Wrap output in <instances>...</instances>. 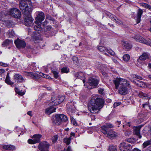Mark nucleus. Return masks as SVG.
Returning <instances> with one entry per match:
<instances>
[{"label": "nucleus", "instance_id": "obj_64", "mask_svg": "<svg viewBox=\"0 0 151 151\" xmlns=\"http://www.w3.org/2000/svg\"><path fill=\"white\" fill-rule=\"evenodd\" d=\"M130 123L129 122H128V124H127V125L129 126H130Z\"/></svg>", "mask_w": 151, "mask_h": 151}, {"label": "nucleus", "instance_id": "obj_24", "mask_svg": "<svg viewBox=\"0 0 151 151\" xmlns=\"http://www.w3.org/2000/svg\"><path fill=\"white\" fill-rule=\"evenodd\" d=\"M10 78L9 75V73H7L6 78L5 81V82L7 84L12 86L14 84V83L11 81L10 79Z\"/></svg>", "mask_w": 151, "mask_h": 151}, {"label": "nucleus", "instance_id": "obj_26", "mask_svg": "<svg viewBox=\"0 0 151 151\" xmlns=\"http://www.w3.org/2000/svg\"><path fill=\"white\" fill-rule=\"evenodd\" d=\"M138 95L139 97L141 98H145L150 99V97L149 96L148 94H146L142 92H139Z\"/></svg>", "mask_w": 151, "mask_h": 151}, {"label": "nucleus", "instance_id": "obj_19", "mask_svg": "<svg viewBox=\"0 0 151 151\" xmlns=\"http://www.w3.org/2000/svg\"><path fill=\"white\" fill-rule=\"evenodd\" d=\"M122 45L124 49H125L126 50H128L130 49L132 47V45L130 44L127 41H123L122 42Z\"/></svg>", "mask_w": 151, "mask_h": 151}, {"label": "nucleus", "instance_id": "obj_31", "mask_svg": "<svg viewBox=\"0 0 151 151\" xmlns=\"http://www.w3.org/2000/svg\"><path fill=\"white\" fill-rule=\"evenodd\" d=\"M75 77L78 78L82 79V78L84 76L82 72H77L74 74Z\"/></svg>", "mask_w": 151, "mask_h": 151}, {"label": "nucleus", "instance_id": "obj_22", "mask_svg": "<svg viewBox=\"0 0 151 151\" xmlns=\"http://www.w3.org/2000/svg\"><path fill=\"white\" fill-rule=\"evenodd\" d=\"M143 13V11L141 9H139L137 13V18L136 19L137 23H139L140 21L141 16Z\"/></svg>", "mask_w": 151, "mask_h": 151}, {"label": "nucleus", "instance_id": "obj_25", "mask_svg": "<svg viewBox=\"0 0 151 151\" xmlns=\"http://www.w3.org/2000/svg\"><path fill=\"white\" fill-rule=\"evenodd\" d=\"M140 129V127H136L134 130V133L140 139L142 137V136L140 135L139 133Z\"/></svg>", "mask_w": 151, "mask_h": 151}, {"label": "nucleus", "instance_id": "obj_29", "mask_svg": "<svg viewBox=\"0 0 151 151\" xmlns=\"http://www.w3.org/2000/svg\"><path fill=\"white\" fill-rule=\"evenodd\" d=\"M133 82L137 85L141 87H144L145 85V84L144 83L140 81H137V82L134 81H133Z\"/></svg>", "mask_w": 151, "mask_h": 151}, {"label": "nucleus", "instance_id": "obj_48", "mask_svg": "<svg viewBox=\"0 0 151 151\" xmlns=\"http://www.w3.org/2000/svg\"><path fill=\"white\" fill-rule=\"evenodd\" d=\"M104 90L103 88H99L98 90V92L100 94H104Z\"/></svg>", "mask_w": 151, "mask_h": 151}, {"label": "nucleus", "instance_id": "obj_21", "mask_svg": "<svg viewBox=\"0 0 151 151\" xmlns=\"http://www.w3.org/2000/svg\"><path fill=\"white\" fill-rule=\"evenodd\" d=\"M56 108L54 107L48 108L46 109L45 113L48 115H50L53 112H55Z\"/></svg>", "mask_w": 151, "mask_h": 151}, {"label": "nucleus", "instance_id": "obj_36", "mask_svg": "<svg viewBox=\"0 0 151 151\" xmlns=\"http://www.w3.org/2000/svg\"><path fill=\"white\" fill-rule=\"evenodd\" d=\"M59 104H60V103L59 101L56 99L51 102L50 104L52 105L56 106Z\"/></svg>", "mask_w": 151, "mask_h": 151}, {"label": "nucleus", "instance_id": "obj_5", "mask_svg": "<svg viewBox=\"0 0 151 151\" xmlns=\"http://www.w3.org/2000/svg\"><path fill=\"white\" fill-rule=\"evenodd\" d=\"M134 39L137 42L146 45L151 47V39L150 38L146 40L140 35H136L134 36Z\"/></svg>", "mask_w": 151, "mask_h": 151}, {"label": "nucleus", "instance_id": "obj_56", "mask_svg": "<svg viewBox=\"0 0 151 151\" xmlns=\"http://www.w3.org/2000/svg\"><path fill=\"white\" fill-rule=\"evenodd\" d=\"M145 6H147V7L150 9H151V6L150 5H147V4H145Z\"/></svg>", "mask_w": 151, "mask_h": 151}, {"label": "nucleus", "instance_id": "obj_9", "mask_svg": "<svg viewBox=\"0 0 151 151\" xmlns=\"http://www.w3.org/2000/svg\"><path fill=\"white\" fill-rule=\"evenodd\" d=\"M42 137V135L39 134L34 135L32 138L33 139H29L28 140L29 143L33 144L40 142V139Z\"/></svg>", "mask_w": 151, "mask_h": 151}, {"label": "nucleus", "instance_id": "obj_61", "mask_svg": "<svg viewBox=\"0 0 151 151\" xmlns=\"http://www.w3.org/2000/svg\"><path fill=\"white\" fill-rule=\"evenodd\" d=\"M148 104V103L145 104H143L142 105V106H143V107L144 108L145 107V106L146 105H147Z\"/></svg>", "mask_w": 151, "mask_h": 151}, {"label": "nucleus", "instance_id": "obj_60", "mask_svg": "<svg viewBox=\"0 0 151 151\" xmlns=\"http://www.w3.org/2000/svg\"><path fill=\"white\" fill-rule=\"evenodd\" d=\"M148 66L151 69V63H149L148 64Z\"/></svg>", "mask_w": 151, "mask_h": 151}, {"label": "nucleus", "instance_id": "obj_54", "mask_svg": "<svg viewBox=\"0 0 151 151\" xmlns=\"http://www.w3.org/2000/svg\"><path fill=\"white\" fill-rule=\"evenodd\" d=\"M5 72V70L3 69H0V73H3Z\"/></svg>", "mask_w": 151, "mask_h": 151}, {"label": "nucleus", "instance_id": "obj_1", "mask_svg": "<svg viewBox=\"0 0 151 151\" xmlns=\"http://www.w3.org/2000/svg\"><path fill=\"white\" fill-rule=\"evenodd\" d=\"M113 82L115 88L118 89V93L122 95L127 94L130 89L131 88L129 81L122 78H116L114 80Z\"/></svg>", "mask_w": 151, "mask_h": 151}, {"label": "nucleus", "instance_id": "obj_8", "mask_svg": "<svg viewBox=\"0 0 151 151\" xmlns=\"http://www.w3.org/2000/svg\"><path fill=\"white\" fill-rule=\"evenodd\" d=\"M55 117L56 123L58 125H60L62 122H66L68 120L67 117L63 114H58Z\"/></svg>", "mask_w": 151, "mask_h": 151}, {"label": "nucleus", "instance_id": "obj_43", "mask_svg": "<svg viewBox=\"0 0 151 151\" xmlns=\"http://www.w3.org/2000/svg\"><path fill=\"white\" fill-rule=\"evenodd\" d=\"M52 73H53V74L54 75V77L56 78H58V77L59 76L58 73V72H57L56 71L52 70Z\"/></svg>", "mask_w": 151, "mask_h": 151}, {"label": "nucleus", "instance_id": "obj_49", "mask_svg": "<svg viewBox=\"0 0 151 151\" xmlns=\"http://www.w3.org/2000/svg\"><path fill=\"white\" fill-rule=\"evenodd\" d=\"M46 18V19H48L49 20H51L52 21L54 20V19L49 15H48L47 16Z\"/></svg>", "mask_w": 151, "mask_h": 151}, {"label": "nucleus", "instance_id": "obj_16", "mask_svg": "<svg viewBox=\"0 0 151 151\" xmlns=\"http://www.w3.org/2000/svg\"><path fill=\"white\" fill-rule=\"evenodd\" d=\"M150 58L149 54L147 52H144L139 57V59L142 61H145L149 59Z\"/></svg>", "mask_w": 151, "mask_h": 151}, {"label": "nucleus", "instance_id": "obj_44", "mask_svg": "<svg viewBox=\"0 0 151 151\" xmlns=\"http://www.w3.org/2000/svg\"><path fill=\"white\" fill-rule=\"evenodd\" d=\"M124 142H127L128 143H133L134 142L133 139L131 138L126 139L124 140Z\"/></svg>", "mask_w": 151, "mask_h": 151}, {"label": "nucleus", "instance_id": "obj_34", "mask_svg": "<svg viewBox=\"0 0 151 151\" xmlns=\"http://www.w3.org/2000/svg\"><path fill=\"white\" fill-rule=\"evenodd\" d=\"M109 151H117L116 147V146L111 145L109 147Z\"/></svg>", "mask_w": 151, "mask_h": 151}, {"label": "nucleus", "instance_id": "obj_47", "mask_svg": "<svg viewBox=\"0 0 151 151\" xmlns=\"http://www.w3.org/2000/svg\"><path fill=\"white\" fill-rule=\"evenodd\" d=\"M15 91L19 94L22 96L24 94V93L20 92V91H18V89L17 88H15Z\"/></svg>", "mask_w": 151, "mask_h": 151}, {"label": "nucleus", "instance_id": "obj_63", "mask_svg": "<svg viewBox=\"0 0 151 151\" xmlns=\"http://www.w3.org/2000/svg\"><path fill=\"white\" fill-rule=\"evenodd\" d=\"M67 3H68L69 4H71V2L69 1H67Z\"/></svg>", "mask_w": 151, "mask_h": 151}, {"label": "nucleus", "instance_id": "obj_17", "mask_svg": "<svg viewBox=\"0 0 151 151\" xmlns=\"http://www.w3.org/2000/svg\"><path fill=\"white\" fill-rule=\"evenodd\" d=\"M107 136L110 139H114L117 136V133L111 130H109L108 132Z\"/></svg>", "mask_w": 151, "mask_h": 151}, {"label": "nucleus", "instance_id": "obj_13", "mask_svg": "<svg viewBox=\"0 0 151 151\" xmlns=\"http://www.w3.org/2000/svg\"><path fill=\"white\" fill-rule=\"evenodd\" d=\"M45 17V14L43 12H39L37 17L36 18V20L35 22V23H40L41 24V22L44 20Z\"/></svg>", "mask_w": 151, "mask_h": 151}, {"label": "nucleus", "instance_id": "obj_18", "mask_svg": "<svg viewBox=\"0 0 151 151\" xmlns=\"http://www.w3.org/2000/svg\"><path fill=\"white\" fill-rule=\"evenodd\" d=\"M45 31L44 32L45 34L47 37H48L50 36H52V35L50 33L52 29L51 27L50 26H47L45 27Z\"/></svg>", "mask_w": 151, "mask_h": 151}, {"label": "nucleus", "instance_id": "obj_30", "mask_svg": "<svg viewBox=\"0 0 151 151\" xmlns=\"http://www.w3.org/2000/svg\"><path fill=\"white\" fill-rule=\"evenodd\" d=\"M12 42L13 41L12 40L7 39L3 42L2 45L3 46H5L8 45L12 43Z\"/></svg>", "mask_w": 151, "mask_h": 151}, {"label": "nucleus", "instance_id": "obj_23", "mask_svg": "<svg viewBox=\"0 0 151 151\" xmlns=\"http://www.w3.org/2000/svg\"><path fill=\"white\" fill-rule=\"evenodd\" d=\"M37 24L35 25L34 27V29L36 31H38V33L42 31L43 29L41 27V25L42 24L40 23H36Z\"/></svg>", "mask_w": 151, "mask_h": 151}, {"label": "nucleus", "instance_id": "obj_11", "mask_svg": "<svg viewBox=\"0 0 151 151\" xmlns=\"http://www.w3.org/2000/svg\"><path fill=\"white\" fill-rule=\"evenodd\" d=\"M113 125L110 123H107L101 127V132L104 134H106L109 130L108 129L113 127Z\"/></svg>", "mask_w": 151, "mask_h": 151}, {"label": "nucleus", "instance_id": "obj_14", "mask_svg": "<svg viewBox=\"0 0 151 151\" xmlns=\"http://www.w3.org/2000/svg\"><path fill=\"white\" fill-rule=\"evenodd\" d=\"M40 74L41 73H40L39 74H37L32 72H26V75L27 76H29L35 81H38L41 78Z\"/></svg>", "mask_w": 151, "mask_h": 151}, {"label": "nucleus", "instance_id": "obj_40", "mask_svg": "<svg viewBox=\"0 0 151 151\" xmlns=\"http://www.w3.org/2000/svg\"><path fill=\"white\" fill-rule=\"evenodd\" d=\"M106 52L113 56L115 54V52L111 49H108L107 48V50H106Z\"/></svg>", "mask_w": 151, "mask_h": 151}, {"label": "nucleus", "instance_id": "obj_38", "mask_svg": "<svg viewBox=\"0 0 151 151\" xmlns=\"http://www.w3.org/2000/svg\"><path fill=\"white\" fill-rule=\"evenodd\" d=\"M70 138H66L64 139V142L66 143L67 145H69L70 143Z\"/></svg>", "mask_w": 151, "mask_h": 151}, {"label": "nucleus", "instance_id": "obj_53", "mask_svg": "<svg viewBox=\"0 0 151 151\" xmlns=\"http://www.w3.org/2000/svg\"><path fill=\"white\" fill-rule=\"evenodd\" d=\"M132 151H141L140 150L137 148L134 149Z\"/></svg>", "mask_w": 151, "mask_h": 151}, {"label": "nucleus", "instance_id": "obj_33", "mask_svg": "<svg viewBox=\"0 0 151 151\" xmlns=\"http://www.w3.org/2000/svg\"><path fill=\"white\" fill-rule=\"evenodd\" d=\"M151 145V141L148 140L145 142L143 144V148H145L147 146Z\"/></svg>", "mask_w": 151, "mask_h": 151}, {"label": "nucleus", "instance_id": "obj_28", "mask_svg": "<svg viewBox=\"0 0 151 151\" xmlns=\"http://www.w3.org/2000/svg\"><path fill=\"white\" fill-rule=\"evenodd\" d=\"M98 49L101 52H103L106 55H107L106 53V50H107V48L104 46H99L98 47Z\"/></svg>", "mask_w": 151, "mask_h": 151}, {"label": "nucleus", "instance_id": "obj_37", "mask_svg": "<svg viewBox=\"0 0 151 151\" xmlns=\"http://www.w3.org/2000/svg\"><path fill=\"white\" fill-rule=\"evenodd\" d=\"M60 103H62L65 99V96H59L57 99Z\"/></svg>", "mask_w": 151, "mask_h": 151}, {"label": "nucleus", "instance_id": "obj_41", "mask_svg": "<svg viewBox=\"0 0 151 151\" xmlns=\"http://www.w3.org/2000/svg\"><path fill=\"white\" fill-rule=\"evenodd\" d=\"M61 71L62 73H67L68 72L69 69L67 67H63L61 69Z\"/></svg>", "mask_w": 151, "mask_h": 151}, {"label": "nucleus", "instance_id": "obj_10", "mask_svg": "<svg viewBox=\"0 0 151 151\" xmlns=\"http://www.w3.org/2000/svg\"><path fill=\"white\" fill-rule=\"evenodd\" d=\"M31 13L28 15L24 14V21L25 25L26 26H30L32 25V22L33 19L31 17Z\"/></svg>", "mask_w": 151, "mask_h": 151}, {"label": "nucleus", "instance_id": "obj_52", "mask_svg": "<svg viewBox=\"0 0 151 151\" xmlns=\"http://www.w3.org/2000/svg\"><path fill=\"white\" fill-rule=\"evenodd\" d=\"M120 105V103H114V107H116L117 106L119 105Z\"/></svg>", "mask_w": 151, "mask_h": 151}, {"label": "nucleus", "instance_id": "obj_51", "mask_svg": "<svg viewBox=\"0 0 151 151\" xmlns=\"http://www.w3.org/2000/svg\"><path fill=\"white\" fill-rule=\"evenodd\" d=\"M135 76V78H136L137 79H139L140 80H141L142 79V78L139 76L136 75Z\"/></svg>", "mask_w": 151, "mask_h": 151}, {"label": "nucleus", "instance_id": "obj_59", "mask_svg": "<svg viewBox=\"0 0 151 151\" xmlns=\"http://www.w3.org/2000/svg\"><path fill=\"white\" fill-rule=\"evenodd\" d=\"M71 137V136H75V133L73 132H71L70 133Z\"/></svg>", "mask_w": 151, "mask_h": 151}, {"label": "nucleus", "instance_id": "obj_46", "mask_svg": "<svg viewBox=\"0 0 151 151\" xmlns=\"http://www.w3.org/2000/svg\"><path fill=\"white\" fill-rule=\"evenodd\" d=\"M57 139L58 137L56 135L54 136L52 138V141L54 143L56 142Z\"/></svg>", "mask_w": 151, "mask_h": 151}, {"label": "nucleus", "instance_id": "obj_7", "mask_svg": "<svg viewBox=\"0 0 151 151\" xmlns=\"http://www.w3.org/2000/svg\"><path fill=\"white\" fill-rule=\"evenodd\" d=\"M119 147L121 151H130L132 146L130 144L123 141L120 144Z\"/></svg>", "mask_w": 151, "mask_h": 151}, {"label": "nucleus", "instance_id": "obj_39", "mask_svg": "<svg viewBox=\"0 0 151 151\" xmlns=\"http://www.w3.org/2000/svg\"><path fill=\"white\" fill-rule=\"evenodd\" d=\"M72 60L73 63L77 64L78 63V58L76 56H73L72 58Z\"/></svg>", "mask_w": 151, "mask_h": 151}, {"label": "nucleus", "instance_id": "obj_62", "mask_svg": "<svg viewBox=\"0 0 151 151\" xmlns=\"http://www.w3.org/2000/svg\"><path fill=\"white\" fill-rule=\"evenodd\" d=\"M148 77L149 78V79L151 80V75H148Z\"/></svg>", "mask_w": 151, "mask_h": 151}, {"label": "nucleus", "instance_id": "obj_58", "mask_svg": "<svg viewBox=\"0 0 151 151\" xmlns=\"http://www.w3.org/2000/svg\"><path fill=\"white\" fill-rule=\"evenodd\" d=\"M2 65L3 66H4V67H7L8 66V65H7V64L5 63H3L2 64Z\"/></svg>", "mask_w": 151, "mask_h": 151}, {"label": "nucleus", "instance_id": "obj_3", "mask_svg": "<svg viewBox=\"0 0 151 151\" xmlns=\"http://www.w3.org/2000/svg\"><path fill=\"white\" fill-rule=\"evenodd\" d=\"M1 14H2V17L9 15L15 18L19 19L20 18L21 14L20 11L15 8H13L9 9L7 11H3L1 12Z\"/></svg>", "mask_w": 151, "mask_h": 151}, {"label": "nucleus", "instance_id": "obj_45", "mask_svg": "<svg viewBox=\"0 0 151 151\" xmlns=\"http://www.w3.org/2000/svg\"><path fill=\"white\" fill-rule=\"evenodd\" d=\"M70 119L71 123H72L73 125L76 126L77 124L75 119L73 118V117H71Z\"/></svg>", "mask_w": 151, "mask_h": 151}, {"label": "nucleus", "instance_id": "obj_42", "mask_svg": "<svg viewBox=\"0 0 151 151\" xmlns=\"http://www.w3.org/2000/svg\"><path fill=\"white\" fill-rule=\"evenodd\" d=\"M40 76L41 77H42L45 78L47 79H51L52 78L49 76L45 74H44L42 73H41L40 74Z\"/></svg>", "mask_w": 151, "mask_h": 151}, {"label": "nucleus", "instance_id": "obj_55", "mask_svg": "<svg viewBox=\"0 0 151 151\" xmlns=\"http://www.w3.org/2000/svg\"><path fill=\"white\" fill-rule=\"evenodd\" d=\"M66 151H72L71 148V147H70V146H69L68 147V148L67 149Z\"/></svg>", "mask_w": 151, "mask_h": 151}, {"label": "nucleus", "instance_id": "obj_12", "mask_svg": "<svg viewBox=\"0 0 151 151\" xmlns=\"http://www.w3.org/2000/svg\"><path fill=\"white\" fill-rule=\"evenodd\" d=\"M14 43L17 47L19 48H24L26 45V43L24 41L19 39L15 40Z\"/></svg>", "mask_w": 151, "mask_h": 151}, {"label": "nucleus", "instance_id": "obj_20", "mask_svg": "<svg viewBox=\"0 0 151 151\" xmlns=\"http://www.w3.org/2000/svg\"><path fill=\"white\" fill-rule=\"evenodd\" d=\"M3 148L5 150L11 151H13L15 149L14 146L11 145H4L3 146Z\"/></svg>", "mask_w": 151, "mask_h": 151}, {"label": "nucleus", "instance_id": "obj_2", "mask_svg": "<svg viewBox=\"0 0 151 151\" xmlns=\"http://www.w3.org/2000/svg\"><path fill=\"white\" fill-rule=\"evenodd\" d=\"M104 100L101 98L92 99L88 105V108L90 111L92 113H96L102 108Z\"/></svg>", "mask_w": 151, "mask_h": 151}, {"label": "nucleus", "instance_id": "obj_4", "mask_svg": "<svg viewBox=\"0 0 151 151\" xmlns=\"http://www.w3.org/2000/svg\"><path fill=\"white\" fill-rule=\"evenodd\" d=\"M27 0H23L20 2L19 7L21 10L23 12L24 14L29 15L32 11L31 6L27 3Z\"/></svg>", "mask_w": 151, "mask_h": 151}, {"label": "nucleus", "instance_id": "obj_27", "mask_svg": "<svg viewBox=\"0 0 151 151\" xmlns=\"http://www.w3.org/2000/svg\"><path fill=\"white\" fill-rule=\"evenodd\" d=\"M108 15L109 16H110L111 18V19H113L114 20L115 22L117 23L118 24H121L122 23L121 21L119 19H118L117 17H116V16H114L113 15L109 13Z\"/></svg>", "mask_w": 151, "mask_h": 151}, {"label": "nucleus", "instance_id": "obj_35", "mask_svg": "<svg viewBox=\"0 0 151 151\" xmlns=\"http://www.w3.org/2000/svg\"><path fill=\"white\" fill-rule=\"evenodd\" d=\"M7 33L9 37L12 38L15 35L14 31L12 30L9 31Z\"/></svg>", "mask_w": 151, "mask_h": 151}, {"label": "nucleus", "instance_id": "obj_15", "mask_svg": "<svg viewBox=\"0 0 151 151\" xmlns=\"http://www.w3.org/2000/svg\"><path fill=\"white\" fill-rule=\"evenodd\" d=\"M14 79L16 80L18 83H22L24 81L22 76L18 74H16L14 76Z\"/></svg>", "mask_w": 151, "mask_h": 151}, {"label": "nucleus", "instance_id": "obj_50", "mask_svg": "<svg viewBox=\"0 0 151 151\" xmlns=\"http://www.w3.org/2000/svg\"><path fill=\"white\" fill-rule=\"evenodd\" d=\"M67 111L68 112H73V110L71 109L70 108V107H67Z\"/></svg>", "mask_w": 151, "mask_h": 151}, {"label": "nucleus", "instance_id": "obj_57", "mask_svg": "<svg viewBox=\"0 0 151 151\" xmlns=\"http://www.w3.org/2000/svg\"><path fill=\"white\" fill-rule=\"evenodd\" d=\"M27 114L28 115L31 116H32V112L31 111H29L27 112Z\"/></svg>", "mask_w": 151, "mask_h": 151}, {"label": "nucleus", "instance_id": "obj_32", "mask_svg": "<svg viewBox=\"0 0 151 151\" xmlns=\"http://www.w3.org/2000/svg\"><path fill=\"white\" fill-rule=\"evenodd\" d=\"M129 55L127 54H125L123 57V60L125 62L128 61L130 59Z\"/></svg>", "mask_w": 151, "mask_h": 151}, {"label": "nucleus", "instance_id": "obj_6", "mask_svg": "<svg viewBox=\"0 0 151 151\" xmlns=\"http://www.w3.org/2000/svg\"><path fill=\"white\" fill-rule=\"evenodd\" d=\"M99 80L90 77L89 78L88 82L87 87L89 89H91L96 88L98 85Z\"/></svg>", "mask_w": 151, "mask_h": 151}]
</instances>
